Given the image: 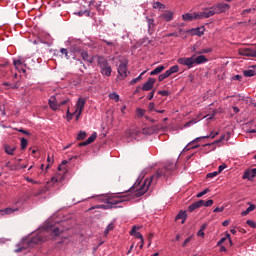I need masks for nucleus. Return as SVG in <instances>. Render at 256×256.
<instances>
[{"label": "nucleus", "mask_w": 256, "mask_h": 256, "mask_svg": "<svg viewBox=\"0 0 256 256\" xmlns=\"http://www.w3.org/2000/svg\"><path fill=\"white\" fill-rule=\"evenodd\" d=\"M13 211H15V210H13L11 208H6L4 210H0V213H2V215H11V213H13Z\"/></svg>", "instance_id": "nucleus-38"}, {"label": "nucleus", "mask_w": 256, "mask_h": 256, "mask_svg": "<svg viewBox=\"0 0 256 256\" xmlns=\"http://www.w3.org/2000/svg\"><path fill=\"white\" fill-rule=\"evenodd\" d=\"M80 55L84 61H87V63H93V57L89 56V53H87V51L82 50L80 52Z\"/></svg>", "instance_id": "nucleus-21"}, {"label": "nucleus", "mask_w": 256, "mask_h": 256, "mask_svg": "<svg viewBox=\"0 0 256 256\" xmlns=\"http://www.w3.org/2000/svg\"><path fill=\"white\" fill-rule=\"evenodd\" d=\"M61 233H63V230L60 229L59 227H55V228L53 229V235H54V237H59V235H61Z\"/></svg>", "instance_id": "nucleus-36"}, {"label": "nucleus", "mask_w": 256, "mask_h": 256, "mask_svg": "<svg viewBox=\"0 0 256 256\" xmlns=\"http://www.w3.org/2000/svg\"><path fill=\"white\" fill-rule=\"evenodd\" d=\"M239 55L243 57H255L256 58V44L254 48H241L238 50Z\"/></svg>", "instance_id": "nucleus-6"}, {"label": "nucleus", "mask_w": 256, "mask_h": 256, "mask_svg": "<svg viewBox=\"0 0 256 256\" xmlns=\"http://www.w3.org/2000/svg\"><path fill=\"white\" fill-rule=\"evenodd\" d=\"M179 219H182V224L185 223L187 219V211L181 210L176 216V221Z\"/></svg>", "instance_id": "nucleus-24"}, {"label": "nucleus", "mask_w": 256, "mask_h": 256, "mask_svg": "<svg viewBox=\"0 0 256 256\" xmlns=\"http://www.w3.org/2000/svg\"><path fill=\"white\" fill-rule=\"evenodd\" d=\"M49 107L52 111H57L59 109V103H57V98L54 96L49 99Z\"/></svg>", "instance_id": "nucleus-16"}, {"label": "nucleus", "mask_w": 256, "mask_h": 256, "mask_svg": "<svg viewBox=\"0 0 256 256\" xmlns=\"http://www.w3.org/2000/svg\"><path fill=\"white\" fill-rule=\"evenodd\" d=\"M13 65L16 69H19V65H23V62H21V60H14Z\"/></svg>", "instance_id": "nucleus-52"}, {"label": "nucleus", "mask_w": 256, "mask_h": 256, "mask_svg": "<svg viewBox=\"0 0 256 256\" xmlns=\"http://www.w3.org/2000/svg\"><path fill=\"white\" fill-rule=\"evenodd\" d=\"M247 225H249V227H252V229H255V227H256V223H255V221H253V220H247Z\"/></svg>", "instance_id": "nucleus-51"}, {"label": "nucleus", "mask_w": 256, "mask_h": 256, "mask_svg": "<svg viewBox=\"0 0 256 256\" xmlns=\"http://www.w3.org/2000/svg\"><path fill=\"white\" fill-rule=\"evenodd\" d=\"M203 205H205V200H199L197 202H194L188 207V212L193 213L195 209H200V207H203Z\"/></svg>", "instance_id": "nucleus-12"}, {"label": "nucleus", "mask_w": 256, "mask_h": 256, "mask_svg": "<svg viewBox=\"0 0 256 256\" xmlns=\"http://www.w3.org/2000/svg\"><path fill=\"white\" fill-rule=\"evenodd\" d=\"M183 21H195L197 19H200L199 13L194 12V13H186L182 15Z\"/></svg>", "instance_id": "nucleus-10"}, {"label": "nucleus", "mask_w": 256, "mask_h": 256, "mask_svg": "<svg viewBox=\"0 0 256 256\" xmlns=\"http://www.w3.org/2000/svg\"><path fill=\"white\" fill-rule=\"evenodd\" d=\"M67 160H63L60 166L58 167V171H62L63 173H67V168H65V165H67Z\"/></svg>", "instance_id": "nucleus-29"}, {"label": "nucleus", "mask_w": 256, "mask_h": 256, "mask_svg": "<svg viewBox=\"0 0 256 256\" xmlns=\"http://www.w3.org/2000/svg\"><path fill=\"white\" fill-rule=\"evenodd\" d=\"M165 79H167L165 77V74H160L159 77H158V81L161 83V81H165Z\"/></svg>", "instance_id": "nucleus-60"}, {"label": "nucleus", "mask_w": 256, "mask_h": 256, "mask_svg": "<svg viewBox=\"0 0 256 256\" xmlns=\"http://www.w3.org/2000/svg\"><path fill=\"white\" fill-rule=\"evenodd\" d=\"M194 57H195V55H193L189 58H179L178 63H179V65H186V67H189V69H191V67H193V65H195Z\"/></svg>", "instance_id": "nucleus-8"}, {"label": "nucleus", "mask_w": 256, "mask_h": 256, "mask_svg": "<svg viewBox=\"0 0 256 256\" xmlns=\"http://www.w3.org/2000/svg\"><path fill=\"white\" fill-rule=\"evenodd\" d=\"M213 9L216 14L219 15L221 13H225V11H229V9H231V6L227 3H218L213 6Z\"/></svg>", "instance_id": "nucleus-7"}, {"label": "nucleus", "mask_w": 256, "mask_h": 256, "mask_svg": "<svg viewBox=\"0 0 256 256\" xmlns=\"http://www.w3.org/2000/svg\"><path fill=\"white\" fill-rule=\"evenodd\" d=\"M244 77H255L256 71L255 66H251V69L243 71Z\"/></svg>", "instance_id": "nucleus-23"}, {"label": "nucleus", "mask_w": 256, "mask_h": 256, "mask_svg": "<svg viewBox=\"0 0 256 256\" xmlns=\"http://www.w3.org/2000/svg\"><path fill=\"white\" fill-rule=\"evenodd\" d=\"M3 85L5 87H9L10 89H19V84H17V83L10 84L8 82H4Z\"/></svg>", "instance_id": "nucleus-34"}, {"label": "nucleus", "mask_w": 256, "mask_h": 256, "mask_svg": "<svg viewBox=\"0 0 256 256\" xmlns=\"http://www.w3.org/2000/svg\"><path fill=\"white\" fill-rule=\"evenodd\" d=\"M97 63H98V67L100 68L101 75H104L105 77H111V73H113V69L109 64V61H107L103 56H98Z\"/></svg>", "instance_id": "nucleus-4"}, {"label": "nucleus", "mask_w": 256, "mask_h": 256, "mask_svg": "<svg viewBox=\"0 0 256 256\" xmlns=\"http://www.w3.org/2000/svg\"><path fill=\"white\" fill-rule=\"evenodd\" d=\"M148 110L149 111H155V103H153V102L149 103Z\"/></svg>", "instance_id": "nucleus-55"}, {"label": "nucleus", "mask_w": 256, "mask_h": 256, "mask_svg": "<svg viewBox=\"0 0 256 256\" xmlns=\"http://www.w3.org/2000/svg\"><path fill=\"white\" fill-rule=\"evenodd\" d=\"M71 119H73V113L69 112V109L67 110V120L71 121Z\"/></svg>", "instance_id": "nucleus-59"}, {"label": "nucleus", "mask_w": 256, "mask_h": 256, "mask_svg": "<svg viewBox=\"0 0 256 256\" xmlns=\"http://www.w3.org/2000/svg\"><path fill=\"white\" fill-rule=\"evenodd\" d=\"M87 137V132L85 131H80L77 135V140L78 141H83Z\"/></svg>", "instance_id": "nucleus-30"}, {"label": "nucleus", "mask_w": 256, "mask_h": 256, "mask_svg": "<svg viewBox=\"0 0 256 256\" xmlns=\"http://www.w3.org/2000/svg\"><path fill=\"white\" fill-rule=\"evenodd\" d=\"M136 113H137L138 117H143V115H145V110L138 108L136 110Z\"/></svg>", "instance_id": "nucleus-47"}, {"label": "nucleus", "mask_w": 256, "mask_h": 256, "mask_svg": "<svg viewBox=\"0 0 256 256\" xmlns=\"http://www.w3.org/2000/svg\"><path fill=\"white\" fill-rule=\"evenodd\" d=\"M212 51H213L212 48H203L202 50L197 51L196 55H203L205 53H211Z\"/></svg>", "instance_id": "nucleus-32"}, {"label": "nucleus", "mask_w": 256, "mask_h": 256, "mask_svg": "<svg viewBox=\"0 0 256 256\" xmlns=\"http://www.w3.org/2000/svg\"><path fill=\"white\" fill-rule=\"evenodd\" d=\"M19 133H23L24 135H31V133H29V131L24 130V129H18Z\"/></svg>", "instance_id": "nucleus-63"}, {"label": "nucleus", "mask_w": 256, "mask_h": 256, "mask_svg": "<svg viewBox=\"0 0 256 256\" xmlns=\"http://www.w3.org/2000/svg\"><path fill=\"white\" fill-rule=\"evenodd\" d=\"M38 243H43V237H41V235L34 236L31 239H23L17 244V248L14 251L15 253H21V251L34 247L35 245H38Z\"/></svg>", "instance_id": "nucleus-2"}, {"label": "nucleus", "mask_w": 256, "mask_h": 256, "mask_svg": "<svg viewBox=\"0 0 256 256\" xmlns=\"http://www.w3.org/2000/svg\"><path fill=\"white\" fill-rule=\"evenodd\" d=\"M160 17L161 19H164V21H167V22L173 21V12L166 11Z\"/></svg>", "instance_id": "nucleus-22"}, {"label": "nucleus", "mask_w": 256, "mask_h": 256, "mask_svg": "<svg viewBox=\"0 0 256 256\" xmlns=\"http://www.w3.org/2000/svg\"><path fill=\"white\" fill-rule=\"evenodd\" d=\"M109 97H110V99H112L113 101H115L116 103H118V101H119V94H117V93H111V94L109 95Z\"/></svg>", "instance_id": "nucleus-40"}, {"label": "nucleus", "mask_w": 256, "mask_h": 256, "mask_svg": "<svg viewBox=\"0 0 256 256\" xmlns=\"http://www.w3.org/2000/svg\"><path fill=\"white\" fill-rule=\"evenodd\" d=\"M5 167L10 169V171H15V169H17V166L11 165V162L9 161L5 164Z\"/></svg>", "instance_id": "nucleus-44"}, {"label": "nucleus", "mask_w": 256, "mask_h": 256, "mask_svg": "<svg viewBox=\"0 0 256 256\" xmlns=\"http://www.w3.org/2000/svg\"><path fill=\"white\" fill-rule=\"evenodd\" d=\"M200 19H209V17H213V15H217L213 6L210 8H206L204 12L198 13Z\"/></svg>", "instance_id": "nucleus-9"}, {"label": "nucleus", "mask_w": 256, "mask_h": 256, "mask_svg": "<svg viewBox=\"0 0 256 256\" xmlns=\"http://www.w3.org/2000/svg\"><path fill=\"white\" fill-rule=\"evenodd\" d=\"M217 175H219V172L215 171L212 173H208L206 177L207 179H213L214 177H217Z\"/></svg>", "instance_id": "nucleus-43"}, {"label": "nucleus", "mask_w": 256, "mask_h": 256, "mask_svg": "<svg viewBox=\"0 0 256 256\" xmlns=\"http://www.w3.org/2000/svg\"><path fill=\"white\" fill-rule=\"evenodd\" d=\"M90 13L91 12L89 10H84V11L75 12L74 15H77L78 17H83V15H87V17H89Z\"/></svg>", "instance_id": "nucleus-33"}, {"label": "nucleus", "mask_w": 256, "mask_h": 256, "mask_svg": "<svg viewBox=\"0 0 256 256\" xmlns=\"http://www.w3.org/2000/svg\"><path fill=\"white\" fill-rule=\"evenodd\" d=\"M114 227H115V226H113V223H110V224L106 227V229H105V231H104V235H109L110 231H113Z\"/></svg>", "instance_id": "nucleus-37"}, {"label": "nucleus", "mask_w": 256, "mask_h": 256, "mask_svg": "<svg viewBox=\"0 0 256 256\" xmlns=\"http://www.w3.org/2000/svg\"><path fill=\"white\" fill-rule=\"evenodd\" d=\"M195 123V120H190L184 125V127H191V125H195Z\"/></svg>", "instance_id": "nucleus-56"}, {"label": "nucleus", "mask_w": 256, "mask_h": 256, "mask_svg": "<svg viewBox=\"0 0 256 256\" xmlns=\"http://www.w3.org/2000/svg\"><path fill=\"white\" fill-rule=\"evenodd\" d=\"M162 71H165V66L161 65L150 72V75H159Z\"/></svg>", "instance_id": "nucleus-26"}, {"label": "nucleus", "mask_w": 256, "mask_h": 256, "mask_svg": "<svg viewBox=\"0 0 256 256\" xmlns=\"http://www.w3.org/2000/svg\"><path fill=\"white\" fill-rule=\"evenodd\" d=\"M125 201H131L130 194L121 195V196H114L107 198V205H98L96 206L97 209H113V205H119V203H125Z\"/></svg>", "instance_id": "nucleus-3"}, {"label": "nucleus", "mask_w": 256, "mask_h": 256, "mask_svg": "<svg viewBox=\"0 0 256 256\" xmlns=\"http://www.w3.org/2000/svg\"><path fill=\"white\" fill-rule=\"evenodd\" d=\"M118 74L122 79H125L127 77V63L122 62L118 67Z\"/></svg>", "instance_id": "nucleus-13"}, {"label": "nucleus", "mask_w": 256, "mask_h": 256, "mask_svg": "<svg viewBox=\"0 0 256 256\" xmlns=\"http://www.w3.org/2000/svg\"><path fill=\"white\" fill-rule=\"evenodd\" d=\"M4 151L7 155H15V151H17V146H11L9 144L4 145Z\"/></svg>", "instance_id": "nucleus-17"}, {"label": "nucleus", "mask_w": 256, "mask_h": 256, "mask_svg": "<svg viewBox=\"0 0 256 256\" xmlns=\"http://www.w3.org/2000/svg\"><path fill=\"white\" fill-rule=\"evenodd\" d=\"M190 33H192V35H197L198 37H201V35H203L204 32L201 28H196L190 30Z\"/></svg>", "instance_id": "nucleus-28"}, {"label": "nucleus", "mask_w": 256, "mask_h": 256, "mask_svg": "<svg viewBox=\"0 0 256 256\" xmlns=\"http://www.w3.org/2000/svg\"><path fill=\"white\" fill-rule=\"evenodd\" d=\"M191 242V237H188L185 239V241L183 242L182 246L183 247H187V243H190Z\"/></svg>", "instance_id": "nucleus-57"}, {"label": "nucleus", "mask_w": 256, "mask_h": 256, "mask_svg": "<svg viewBox=\"0 0 256 256\" xmlns=\"http://www.w3.org/2000/svg\"><path fill=\"white\" fill-rule=\"evenodd\" d=\"M153 8L154 9H163V4H161V2H154Z\"/></svg>", "instance_id": "nucleus-46"}, {"label": "nucleus", "mask_w": 256, "mask_h": 256, "mask_svg": "<svg viewBox=\"0 0 256 256\" xmlns=\"http://www.w3.org/2000/svg\"><path fill=\"white\" fill-rule=\"evenodd\" d=\"M155 81H157L155 78H149L148 81L142 86V91H151L155 85Z\"/></svg>", "instance_id": "nucleus-11"}, {"label": "nucleus", "mask_w": 256, "mask_h": 256, "mask_svg": "<svg viewBox=\"0 0 256 256\" xmlns=\"http://www.w3.org/2000/svg\"><path fill=\"white\" fill-rule=\"evenodd\" d=\"M202 139H209V136H201L198 137L196 139H194L193 141H191L188 146L194 145V143H199Z\"/></svg>", "instance_id": "nucleus-31"}, {"label": "nucleus", "mask_w": 256, "mask_h": 256, "mask_svg": "<svg viewBox=\"0 0 256 256\" xmlns=\"http://www.w3.org/2000/svg\"><path fill=\"white\" fill-rule=\"evenodd\" d=\"M137 135H141V131L133 130L130 134V137L134 139V137H137Z\"/></svg>", "instance_id": "nucleus-48"}, {"label": "nucleus", "mask_w": 256, "mask_h": 256, "mask_svg": "<svg viewBox=\"0 0 256 256\" xmlns=\"http://www.w3.org/2000/svg\"><path fill=\"white\" fill-rule=\"evenodd\" d=\"M60 52L62 53V55H65L66 59H70L69 51L67 50V48L60 49Z\"/></svg>", "instance_id": "nucleus-42"}, {"label": "nucleus", "mask_w": 256, "mask_h": 256, "mask_svg": "<svg viewBox=\"0 0 256 256\" xmlns=\"http://www.w3.org/2000/svg\"><path fill=\"white\" fill-rule=\"evenodd\" d=\"M85 103H87V98L80 97L76 102V121H79V117H81V113H83V109H85Z\"/></svg>", "instance_id": "nucleus-5"}, {"label": "nucleus", "mask_w": 256, "mask_h": 256, "mask_svg": "<svg viewBox=\"0 0 256 256\" xmlns=\"http://www.w3.org/2000/svg\"><path fill=\"white\" fill-rule=\"evenodd\" d=\"M255 177H256V168L252 170H246L243 174V179H248L249 181H251V179Z\"/></svg>", "instance_id": "nucleus-15"}, {"label": "nucleus", "mask_w": 256, "mask_h": 256, "mask_svg": "<svg viewBox=\"0 0 256 256\" xmlns=\"http://www.w3.org/2000/svg\"><path fill=\"white\" fill-rule=\"evenodd\" d=\"M163 75L167 79V77H171L172 74H171L170 70H167L165 73H163Z\"/></svg>", "instance_id": "nucleus-64"}, {"label": "nucleus", "mask_w": 256, "mask_h": 256, "mask_svg": "<svg viewBox=\"0 0 256 256\" xmlns=\"http://www.w3.org/2000/svg\"><path fill=\"white\" fill-rule=\"evenodd\" d=\"M28 141L25 138H21V149L22 151H25L27 149Z\"/></svg>", "instance_id": "nucleus-35"}, {"label": "nucleus", "mask_w": 256, "mask_h": 256, "mask_svg": "<svg viewBox=\"0 0 256 256\" xmlns=\"http://www.w3.org/2000/svg\"><path fill=\"white\" fill-rule=\"evenodd\" d=\"M175 169V164L170 163L166 167L158 169L156 174L152 175L150 178H146L142 185L134 184L126 193H133V197H142L145 195L146 191H149L151 184L157 183L159 177H169L172 171Z\"/></svg>", "instance_id": "nucleus-1"}, {"label": "nucleus", "mask_w": 256, "mask_h": 256, "mask_svg": "<svg viewBox=\"0 0 256 256\" xmlns=\"http://www.w3.org/2000/svg\"><path fill=\"white\" fill-rule=\"evenodd\" d=\"M256 9L255 8H249V9H245L243 11V15H249V13H255Z\"/></svg>", "instance_id": "nucleus-45"}, {"label": "nucleus", "mask_w": 256, "mask_h": 256, "mask_svg": "<svg viewBox=\"0 0 256 256\" xmlns=\"http://www.w3.org/2000/svg\"><path fill=\"white\" fill-rule=\"evenodd\" d=\"M95 139H97L96 132H94L86 141L79 143L78 147H87V145H91V143H93V141H95Z\"/></svg>", "instance_id": "nucleus-14"}, {"label": "nucleus", "mask_w": 256, "mask_h": 256, "mask_svg": "<svg viewBox=\"0 0 256 256\" xmlns=\"http://www.w3.org/2000/svg\"><path fill=\"white\" fill-rule=\"evenodd\" d=\"M147 73V71H143L137 78H134L130 81V85H135L136 83H139L141 79H143V76Z\"/></svg>", "instance_id": "nucleus-27"}, {"label": "nucleus", "mask_w": 256, "mask_h": 256, "mask_svg": "<svg viewBox=\"0 0 256 256\" xmlns=\"http://www.w3.org/2000/svg\"><path fill=\"white\" fill-rule=\"evenodd\" d=\"M202 63H207V57L205 55H200L196 58L194 56V65H202Z\"/></svg>", "instance_id": "nucleus-19"}, {"label": "nucleus", "mask_w": 256, "mask_h": 256, "mask_svg": "<svg viewBox=\"0 0 256 256\" xmlns=\"http://www.w3.org/2000/svg\"><path fill=\"white\" fill-rule=\"evenodd\" d=\"M73 51H74V53H81V51H83V50H81V48L79 46H74Z\"/></svg>", "instance_id": "nucleus-58"}, {"label": "nucleus", "mask_w": 256, "mask_h": 256, "mask_svg": "<svg viewBox=\"0 0 256 256\" xmlns=\"http://www.w3.org/2000/svg\"><path fill=\"white\" fill-rule=\"evenodd\" d=\"M158 95H162V97H167V96H169V91H167V90H160L158 92Z\"/></svg>", "instance_id": "nucleus-49"}, {"label": "nucleus", "mask_w": 256, "mask_h": 256, "mask_svg": "<svg viewBox=\"0 0 256 256\" xmlns=\"http://www.w3.org/2000/svg\"><path fill=\"white\" fill-rule=\"evenodd\" d=\"M146 21L148 23V33H153L154 29H155V20L149 18V17H146Z\"/></svg>", "instance_id": "nucleus-20"}, {"label": "nucleus", "mask_w": 256, "mask_h": 256, "mask_svg": "<svg viewBox=\"0 0 256 256\" xmlns=\"http://www.w3.org/2000/svg\"><path fill=\"white\" fill-rule=\"evenodd\" d=\"M139 226H133L131 231H130V235H133L134 237H136V239H141V241H143V235H141L139 232Z\"/></svg>", "instance_id": "nucleus-18"}, {"label": "nucleus", "mask_w": 256, "mask_h": 256, "mask_svg": "<svg viewBox=\"0 0 256 256\" xmlns=\"http://www.w3.org/2000/svg\"><path fill=\"white\" fill-rule=\"evenodd\" d=\"M223 210H224L223 207H221V208L216 207V208L214 209V213H223Z\"/></svg>", "instance_id": "nucleus-61"}, {"label": "nucleus", "mask_w": 256, "mask_h": 256, "mask_svg": "<svg viewBox=\"0 0 256 256\" xmlns=\"http://www.w3.org/2000/svg\"><path fill=\"white\" fill-rule=\"evenodd\" d=\"M204 207H211V205H213V200H208V201H204Z\"/></svg>", "instance_id": "nucleus-54"}, {"label": "nucleus", "mask_w": 256, "mask_h": 256, "mask_svg": "<svg viewBox=\"0 0 256 256\" xmlns=\"http://www.w3.org/2000/svg\"><path fill=\"white\" fill-rule=\"evenodd\" d=\"M170 73L173 75V73H179V65H174L172 67H170Z\"/></svg>", "instance_id": "nucleus-39"}, {"label": "nucleus", "mask_w": 256, "mask_h": 256, "mask_svg": "<svg viewBox=\"0 0 256 256\" xmlns=\"http://www.w3.org/2000/svg\"><path fill=\"white\" fill-rule=\"evenodd\" d=\"M209 188H207V189H205L204 191H202V192H199L197 195H196V197L198 198V199H201V197H203V195H207V193H209Z\"/></svg>", "instance_id": "nucleus-41"}, {"label": "nucleus", "mask_w": 256, "mask_h": 256, "mask_svg": "<svg viewBox=\"0 0 256 256\" xmlns=\"http://www.w3.org/2000/svg\"><path fill=\"white\" fill-rule=\"evenodd\" d=\"M166 37H179V34L177 32L169 33L166 35Z\"/></svg>", "instance_id": "nucleus-62"}, {"label": "nucleus", "mask_w": 256, "mask_h": 256, "mask_svg": "<svg viewBox=\"0 0 256 256\" xmlns=\"http://www.w3.org/2000/svg\"><path fill=\"white\" fill-rule=\"evenodd\" d=\"M224 169H227V165L226 164H223V165H220L218 167V171H216L217 173H223Z\"/></svg>", "instance_id": "nucleus-50"}, {"label": "nucleus", "mask_w": 256, "mask_h": 256, "mask_svg": "<svg viewBox=\"0 0 256 256\" xmlns=\"http://www.w3.org/2000/svg\"><path fill=\"white\" fill-rule=\"evenodd\" d=\"M251 211H255V204H251L245 211H242L241 216L245 217L246 215H249Z\"/></svg>", "instance_id": "nucleus-25"}, {"label": "nucleus", "mask_w": 256, "mask_h": 256, "mask_svg": "<svg viewBox=\"0 0 256 256\" xmlns=\"http://www.w3.org/2000/svg\"><path fill=\"white\" fill-rule=\"evenodd\" d=\"M223 239H229L230 246H233V241L231 240V234L226 232L225 237Z\"/></svg>", "instance_id": "nucleus-53"}]
</instances>
